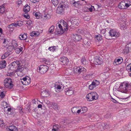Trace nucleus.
Instances as JSON below:
<instances>
[{"label":"nucleus","instance_id":"obj_1","mask_svg":"<svg viewBox=\"0 0 131 131\" xmlns=\"http://www.w3.org/2000/svg\"><path fill=\"white\" fill-rule=\"evenodd\" d=\"M21 61L17 60L14 61L9 64L8 67L9 73L12 74L15 71L16 72H21L23 68L21 67L20 62Z\"/></svg>","mask_w":131,"mask_h":131},{"label":"nucleus","instance_id":"obj_2","mask_svg":"<svg viewBox=\"0 0 131 131\" xmlns=\"http://www.w3.org/2000/svg\"><path fill=\"white\" fill-rule=\"evenodd\" d=\"M67 5V3L63 1L60 3L57 8V13L60 14H63Z\"/></svg>","mask_w":131,"mask_h":131},{"label":"nucleus","instance_id":"obj_3","mask_svg":"<svg viewBox=\"0 0 131 131\" xmlns=\"http://www.w3.org/2000/svg\"><path fill=\"white\" fill-rule=\"evenodd\" d=\"M130 88V86L126 82H124L121 84L119 89L122 92L127 93L129 92Z\"/></svg>","mask_w":131,"mask_h":131},{"label":"nucleus","instance_id":"obj_4","mask_svg":"<svg viewBox=\"0 0 131 131\" xmlns=\"http://www.w3.org/2000/svg\"><path fill=\"white\" fill-rule=\"evenodd\" d=\"M74 72L76 75H78L81 74H82L86 72V70L82 66L75 68L73 70Z\"/></svg>","mask_w":131,"mask_h":131},{"label":"nucleus","instance_id":"obj_5","mask_svg":"<svg viewBox=\"0 0 131 131\" xmlns=\"http://www.w3.org/2000/svg\"><path fill=\"white\" fill-rule=\"evenodd\" d=\"M49 67L46 65H41L38 67L37 69V72H40L41 74L45 73L48 70Z\"/></svg>","mask_w":131,"mask_h":131},{"label":"nucleus","instance_id":"obj_6","mask_svg":"<svg viewBox=\"0 0 131 131\" xmlns=\"http://www.w3.org/2000/svg\"><path fill=\"white\" fill-rule=\"evenodd\" d=\"M60 64L63 65H65L68 64L69 62V60L68 58L66 57H61L60 59Z\"/></svg>","mask_w":131,"mask_h":131},{"label":"nucleus","instance_id":"obj_7","mask_svg":"<svg viewBox=\"0 0 131 131\" xmlns=\"http://www.w3.org/2000/svg\"><path fill=\"white\" fill-rule=\"evenodd\" d=\"M109 33L110 35L112 37H118L120 35V34L118 32H117L115 29H114L110 30Z\"/></svg>","mask_w":131,"mask_h":131},{"label":"nucleus","instance_id":"obj_8","mask_svg":"<svg viewBox=\"0 0 131 131\" xmlns=\"http://www.w3.org/2000/svg\"><path fill=\"white\" fill-rule=\"evenodd\" d=\"M58 27L59 28V30H60V31H58V29H56L55 32L56 34H62L66 31V29L65 28H63V29L61 24H59Z\"/></svg>","mask_w":131,"mask_h":131},{"label":"nucleus","instance_id":"obj_9","mask_svg":"<svg viewBox=\"0 0 131 131\" xmlns=\"http://www.w3.org/2000/svg\"><path fill=\"white\" fill-rule=\"evenodd\" d=\"M70 20H72V27L74 26L76 27L79 24L80 21L79 20L75 19V18L73 17H71L70 18Z\"/></svg>","mask_w":131,"mask_h":131},{"label":"nucleus","instance_id":"obj_10","mask_svg":"<svg viewBox=\"0 0 131 131\" xmlns=\"http://www.w3.org/2000/svg\"><path fill=\"white\" fill-rule=\"evenodd\" d=\"M94 62L95 64L97 65H100L103 63L102 59L99 57H95L94 60Z\"/></svg>","mask_w":131,"mask_h":131},{"label":"nucleus","instance_id":"obj_11","mask_svg":"<svg viewBox=\"0 0 131 131\" xmlns=\"http://www.w3.org/2000/svg\"><path fill=\"white\" fill-rule=\"evenodd\" d=\"M41 96L43 97H47L50 94L48 90L45 89L42 90L41 92Z\"/></svg>","mask_w":131,"mask_h":131},{"label":"nucleus","instance_id":"obj_12","mask_svg":"<svg viewBox=\"0 0 131 131\" xmlns=\"http://www.w3.org/2000/svg\"><path fill=\"white\" fill-rule=\"evenodd\" d=\"M72 37L73 40L76 42L79 41L82 39L81 36L78 34L73 35Z\"/></svg>","mask_w":131,"mask_h":131},{"label":"nucleus","instance_id":"obj_13","mask_svg":"<svg viewBox=\"0 0 131 131\" xmlns=\"http://www.w3.org/2000/svg\"><path fill=\"white\" fill-rule=\"evenodd\" d=\"M65 91L67 95L68 96L71 95L73 93V90L72 88L67 89Z\"/></svg>","mask_w":131,"mask_h":131},{"label":"nucleus","instance_id":"obj_14","mask_svg":"<svg viewBox=\"0 0 131 131\" xmlns=\"http://www.w3.org/2000/svg\"><path fill=\"white\" fill-rule=\"evenodd\" d=\"M123 61V59L121 58L115 60L113 64L114 65H116L121 64Z\"/></svg>","mask_w":131,"mask_h":131},{"label":"nucleus","instance_id":"obj_15","mask_svg":"<svg viewBox=\"0 0 131 131\" xmlns=\"http://www.w3.org/2000/svg\"><path fill=\"white\" fill-rule=\"evenodd\" d=\"M1 106L4 107V110L5 112L6 111V109H7L9 106L8 104L5 101H3L2 102Z\"/></svg>","mask_w":131,"mask_h":131},{"label":"nucleus","instance_id":"obj_16","mask_svg":"<svg viewBox=\"0 0 131 131\" xmlns=\"http://www.w3.org/2000/svg\"><path fill=\"white\" fill-rule=\"evenodd\" d=\"M125 3L124 1H122L119 3L118 7L119 9H125L126 8L125 6Z\"/></svg>","mask_w":131,"mask_h":131},{"label":"nucleus","instance_id":"obj_17","mask_svg":"<svg viewBox=\"0 0 131 131\" xmlns=\"http://www.w3.org/2000/svg\"><path fill=\"white\" fill-rule=\"evenodd\" d=\"M12 46L13 48L12 49H10V51H11L13 49L14 50L18 47V45L16 42L14 40H13L12 43Z\"/></svg>","mask_w":131,"mask_h":131},{"label":"nucleus","instance_id":"obj_18","mask_svg":"<svg viewBox=\"0 0 131 131\" xmlns=\"http://www.w3.org/2000/svg\"><path fill=\"white\" fill-rule=\"evenodd\" d=\"M92 93V92H91L88 94L86 95V99L88 101H93Z\"/></svg>","mask_w":131,"mask_h":131},{"label":"nucleus","instance_id":"obj_19","mask_svg":"<svg viewBox=\"0 0 131 131\" xmlns=\"http://www.w3.org/2000/svg\"><path fill=\"white\" fill-rule=\"evenodd\" d=\"M27 37V34H21L19 36V39L21 40H24L26 39Z\"/></svg>","mask_w":131,"mask_h":131},{"label":"nucleus","instance_id":"obj_20","mask_svg":"<svg viewBox=\"0 0 131 131\" xmlns=\"http://www.w3.org/2000/svg\"><path fill=\"white\" fill-rule=\"evenodd\" d=\"M6 62L5 60H2L0 62V68H3L5 67Z\"/></svg>","mask_w":131,"mask_h":131},{"label":"nucleus","instance_id":"obj_21","mask_svg":"<svg viewBox=\"0 0 131 131\" xmlns=\"http://www.w3.org/2000/svg\"><path fill=\"white\" fill-rule=\"evenodd\" d=\"M8 129L10 131H17L18 130L16 127L13 125L9 126Z\"/></svg>","mask_w":131,"mask_h":131},{"label":"nucleus","instance_id":"obj_22","mask_svg":"<svg viewBox=\"0 0 131 131\" xmlns=\"http://www.w3.org/2000/svg\"><path fill=\"white\" fill-rule=\"evenodd\" d=\"M30 8V7L27 4H26L24 6L23 10L25 12L27 13L29 11Z\"/></svg>","mask_w":131,"mask_h":131},{"label":"nucleus","instance_id":"obj_23","mask_svg":"<svg viewBox=\"0 0 131 131\" xmlns=\"http://www.w3.org/2000/svg\"><path fill=\"white\" fill-rule=\"evenodd\" d=\"M92 99L93 101L94 100H96L98 99L99 96L97 93L95 92H92Z\"/></svg>","mask_w":131,"mask_h":131},{"label":"nucleus","instance_id":"obj_24","mask_svg":"<svg viewBox=\"0 0 131 131\" xmlns=\"http://www.w3.org/2000/svg\"><path fill=\"white\" fill-rule=\"evenodd\" d=\"M83 42L84 44L87 46H89L91 45L90 41H89V40L87 38H85L84 39Z\"/></svg>","mask_w":131,"mask_h":131},{"label":"nucleus","instance_id":"obj_25","mask_svg":"<svg viewBox=\"0 0 131 131\" xmlns=\"http://www.w3.org/2000/svg\"><path fill=\"white\" fill-rule=\"evenodd\" d=\"M83 78V79L86 80L90 79V75L89 74H86L85 73L83 74H82Z\"/></svg>","mask_w":131,"mask_h":131},{"label":"nucleus","instance_id":"obj_26","mask_svg":"<svg viewBox=\"0 0 131 131\" xmlns=\"http://www.w3.org/2000/svg\"><path fill=\"white\" fill-rule=\"evenodd\" d=\"M23 48L21 47H17L14 50H15L16 52L17 53H19L20 52L23 50Z\"/></svg>","mask_w":131,"mask_h":131},{"label":"nucleus","instance_id":"obj_27","mask_svg":"<svg viewBox=\"0 0 131 131\" xmlns=\"http://www.w3.org/2000/svg\"><path fill=\"white\" fill-rule=\"evenodd\" d=\"M5 86L6 88L11 89L13 87V84L12 82L7 83H6V84H5Z\"/></svg>","mask_w":131,"mask_h":131},{"label":"nucleus","instance_id":"obj_28","mask_svg":"<svg viewBox=\"0 0 131 131\" xmlns=\"http://www.w3.org/2000/svg\"><path fill=\"white\" fill-rule=\"evenodd\" d=\"M81 62L82 64L86 65L88 64V60L84 57L82 58Z\"/></svg>","mask_w":131,"mask_h":131},{"label":"nucleus","instance_id":"obj_29","mask_svg":"<svg viewBox=\"0 0 131 131\" xmlns=\"http://www.w3.org/2000/svg\"><path fill=\"white\" fill-rule=\"evenodd\" d=\"M130 50V49L126 46L123 50V53L124 54H126L129 52Z\"/></svg>","mask_w":131,"mask_h":131},{"label":"nucleus","instance_id":"obj_30","mask_svg":"<svg viewBox=\"0 0 131 131\" xmlns=\"http://www.w3.org/2000/svg\"><path fill=\"white\" fill-rule=\"evenodd\" d=\"M62 22L63 23V26L65 27V28L66 29V31L67 30L68 28L67 25V23L63 20H61V23Z\"/></svg>","mask_w":131,"mask_h":131},{"label":"nucleus","instance_id":"obj_31","mask_svg":"<svg viewBox=\"0 0 131 131\" xmlns=\"http://www.w3.org/2000/svg\"><path fill=\"white\" fill-rule=\"evenodd\" d=\"M81 110L82 114L88 111V109L87 107L83 106L81 108Z\"/></svg>","mask_w":131,"mask_h":131},{"label":"nucleus","instance_id":"obj_32","mask_svg":"<svg viewBox=\"0 0 131 131\" xmlns=\"http://www.w3.org/2000/svg\"><path fill=\"white\" fill-rule=\"evenodd\" d=\"M12 80L9 78H6L4 80V82L5 84L6 83H10L12 82Z\"/></svg>","mask_w":131,"mask_h":131},{"label":"nucleus","instance_id":"obj_33","mask_svg":"<svg viewBox=\"0 0 131 131\" xmlns=\"http://www.w3.org/2000/svg\"><path fill=\"white\" fill-rule=\"evenodd\" d=\"M96 87V86L92 82L91 84L89 86V89L92 90L94 88H95Z\"/></svg>","mask_w":131,"mask_h":131},{"label":"nucleus","instance_id":"obj_34","mask_svg":"<svg viewBox=\"0 0 131 131\" xmlns=\"http://www.w3.org/2000/svg\"><path fill=\"white\" fill-rule=\"evenodd\" d=\"M10 54V53L8 52H6L3 54L2 56V59H4L8 57Z\"/></svg>","mask_w":131,"mask_h":131},{"label":"nucleus","instance_id":"obj_35","mask_svg":"<svg viewBox=\"0 0 131 131\" xmlns=\"http://www.w3.org/2000/svg\"><path fill=\"white\" fill-rule=\"evenodd\" d=\"M56 48L55 46H51L48 49L51 51L54 52L56 50Z\"/></svg>","mask_w":131,"mask_h":131},{"label":"nucleus","instance_id":"obj_36","mask_svg":"<svg viewBox=\"0 0 131 131\" xmlns=\"http://www.w3.org/2000/svg\"><path fill=\"white\" fill-rule=\"evenodd\" d=\"M52 105L53 106V107L55 110H58V107L57 104L53 103L52 104Z\"/></svg>","mask_w":131,"mask_h":131},{"label":"nucleus","instance_id":"obj_37","mask_svg":"<svg viewBox=\"0 0 131 131\" xmlns=\"http://www.w3.org/2000/svg\"><path fill=\"white\" fill-rule=\"evenodd\" d=\"M0 13H3L4 12L5 10V8L3 5L2 6L0 7Z\"/></svg>","mask_w":131,"mask_h":131},{"label":"nucleus","instance_id":"obj_38","mask_svg":"<svg viewBox=\"0 0 131 131\" xmlns=\"http://www.w3.org/2000/svg\"><path fill=\"white\" fill-rule=\"evenodd\" d=\"M71 111L73 113H76L77 111V108L76 107H74L71 109Z\"/></svg>","mask_w":131,"mask_h":131},{"label":"nucleus","instance_id":"obj_39","mask_svg":"<svg viewBox=\"0 0 131 131\" xmlns=\"http://www.w3.org/2000/svg\"><path fill=\"white\" fill-rule=\"evenodd\" d=\"M5 92L4 91H0V96L2 98H3L5 96Z\"/></svg>","mask_w":131,"mask_h":131},{"label":"nucleus","instance_id":"obj_40","mask_svg":"<svg viewBox=\"0 0 131 131\" xmlns=\"http://www.w3.org/2000/svg\"><path fill=\"white\" fill-rule=\"evenodd\" d=\"M51 2L54 6L57 5L58 4V0H51Z\"/></svg>","mask_w":131,"mask_h":131},{"label":"nucleus","instance_id":"obj_41","mask_svg":"<svg viewBox=\"0 0 131 131\" xmlns=\"http://www.w3.org/2000/svg\"><path fill=\"white\" fill-rule=\"evenodd\" d=\"M31 82V79H27L26 81L25 82H24V85H27L29 84Z\"/></svg>","mask_w":131,"mask_h":131},{"label":"nucleus","instance_id":"obj_42","mask_svg":"<svg viewBox=\"0 0 131 131\" xmlns=\"http://www.w3.org/2000/svg\"><path fill=\"white\" fill-rule=\"evenodd\" d=\"M93 82V83L96 86L99 85L100 84L99 81L96 80H94Z\"/></svg>","mask_w":131,"mask_h":131},{"label":"nucleus","instance_id":"obj_43","mask_svg":"<svg viewBox=\"0 0 131 131\" xmlns=\"http://www.w3.org/2000/svg\"><path fill=\"white\" fill-rule=\"evenodd\" d=\"M54 26H51L49 29V31L50 33L54 31Z\"/></svg>","mask_w":131,"mask_h":131},{"label":"nucleus","instance_id":"obj_44","mask_svg":"<svg viewBox=\"0 0 131 131\" xmlns=\"http://www.w3.org/2000/svg\"><path fill=\"white\" fill-rule=\"evenodd\" d=\"M0 126L2 128H3L4 127L5 125L3 121H2L1 120L0 121Z\"/></svg>","mask_w":131,"mask_h":131},{"label":"nucleus","instance_id":"obj_45","mask_svg":"<svg viewBox=\"0 0 131 131\" xmlns=\"http://www.w3.org/2000/svg\"><path fill=\"white\" fill-rule=\"evenodd\" d=\"M67 23L68 27H71V26H72V20H71L70 19L67 22Z\"/></svg>","mask_w":131,"mask_h":131},{"label":"nucleus","instance_id":"obj_46","mask_svg":"<svg viewBox=\"0 0 131 131\" xmlns=\"http://www.w3.org/2000/svg\"><path fill=\"white\" fill-rule=\"evenodd\" d=\"M27 79V78L26 77H24L23 78V79H21V82L24 85V82H25L26 81Z\"/></svg>","mask_w":131,"mask_h":131},{"label":"nucleus","instance_id":"obj_47","mask_svg":"<svg viewBox=\"0 0 131 131\" xmlns=\"http://www.w3.org/2000/svg\"><path fill=\"white\" fill-rule=\"evenodd\" d=\"M126 70L128 71L129 73V72L131 71V67L128 65L126 67Z\"/></svg>","mask_w":131,"mask_h":131},{"label":"nucleus","instance_id":"obj_48","mask_svg":"<svg viewBox=\"0 0 131 131\" xmlns=\"http://www.w3.org/2000/svg\"><path fill=\"white\" fill-rule=\"evenodd\" d=\"M44 17L46 19H48L50 18L51 16L49 14H47V15H44Z\"/></svg>","mask_w":131,"mask_h":131},{"label":"nucleus","instance_id":"obj_49","mask_svg":"<svg viewBox=\"0 0 131 131\" xmlns=\"http://www.w3.org/2000/svg\"><path fill=\"white\" fill-rule=\"evenodd\" d=\"M39 35V32L38 31H36L35 32L33 31V36H35V37H37Z\"/></svg>","mask_w":131,"mask_h":131},{"label":"nucleus","instance_id":"obj_50","mask_svg":"<svg viewBox=\"0 0 131 131\" xmlns=\"http://www.w3.org/2000/svg\"><path fill=\"white\" fill-rule=\"evenodd\" d=\"M59 126L58 125H55L53 126V129H57V130H60L59 129Z\"/></svg>","mask_w":131,"mask_h":131},{"label":"nucleus","instance_id":"obj_51","mask_svg":"<svg viewBox=\"0 0 131 131\" xmlns=\"http://www.w3.org/2000/svg\"><path fill=\"white\" fill-rule=\"evenodd\" d=\"M3 43L4 44L3 45L4 46H5L8 45V41H6L5 39H4V41L3 42Z\"/></svg>","mask_w":131,"mask_h":131},{"label":"nucleus","instance_id":"obj_52","mask_svg":"<svg viewBox=\"0 0 131 131\" xmlns=\"http://www.w3.org/2000/svg\"><path fill=\"white\" fill-rule=\"evenodd\" d=\"M27 13H26L24 14V16L27 19H29L30 18V17L28 15Z\"/></svg>","mask_w":131,"mask_h":131},{"label":"nucleus","instance_id":"obj_53","mask_svg":"<svg viewBox=\"0 0 131 131\" xmlns=\"http://www.w3.org/2000/svg\"><path fill=\"white\" fill-rule=\"evenodd\" d=\"M23 24V23L22 21H17V25L18 26H21Z\"/></svg>","mask_w":131,"mask_h":131},{"label":"nucleus","instance_id":"obj_54","mask_svg":"<svg viewBox=\"0 0 131 131\" xmlns=\"http://www.w3.org/2000/svg\"><path fill=\"white\" fill-rule=\"evenodd\" d=\"M39 14L38 13H36L35 14V16L36 19H39Z\"/></svg>","mask_w":131,"mask_h":131},{"label":"nucleus","instance_id":"obj_55","mask_svg":"<svg viewBox=\"0 0 131 131\" xmlns=\"http://www.w3.org/2000/svg\"><path fill=\"white\" fill-rule=\"evenodd\" d=\"M23 1V0H18L17 3L19 6L21 4Z\"/></svg>","mask_w":131,"mask_h":131},{"label":"nucleus","instance_id":"obj_56","mask_svg":"<svg viewBox=\"0 0 131 131\" xmlns=\"http://www.w3.org/2000/svg\"><path fill=\"white\" fill-rule=\"evenodd\" d=\"M131 50V43H129L127 44L126 46Z\"/></svg>","mask_w":131,"mask_h":131},{"label":"nucleus","instance_id":"obj_57","mask_svg":"<svg viewBox=\"0 0 131 131\" xmlns=\"http://www.w3.org/2000/svg\"><path fill=\"white\" fill-rule=\"evenodd\" d=\"M43 62H44L46 64H48V60H47L45 59H43Z\"/></svg>","mask_w":131,"mask_h":131},{"label":"nucleus","instance_id":"obj_58","mask_svg":"<svg viewBox=\"0 0 131 131\" xmlns=\"http://www.w3.org/2000/svg\"><path fill=\"white\" fill-rule=\"evenodd\" d=\"M43 62H44L46 64H48V60H47L45 59H43Z\"/></svg>","mask_w":131,"mask_h":131},{"label":"nucleus","instance_id":"obj_59","mask_svg":"<svg viewBox=\"0 0 131 131\" xmlns=\"http://www.w3.org/2000/svg\"><path fill=\"white\" fill-rule=\"evenodd\" d=\"M125 8H128L129 6L130 5V4H128V3H125Z\"/></svg>","mask_w":131,"mask_h":131},{"label":"nucleus","instance_id":"obj_60","mask_svg":"<svg viewBox=\"0 0 131 131\" xmlns=\"http://www.w3.org/2000/svg\"><path fill=\"white\" fill-rule=\"evenodd\" d=\"M20 110L19 111V112H20V113L22 115H23L24 114V112H23V109L22 108H21V107H20Z\"/></svg>","mask_w":131,"mask_h":131},{"label":"nucleus","instance_id":"obj_61","mask_svg":"<svg viewBox=\"0 0 131 131\" xmlns=\"http://www.w3.org/2000/svg\"><path fill=\"white\" fill-rule=\"evenodd\" d=\"M70 3L72 5H73L75 3L77 4V3H76V2L74 1H71L70 2Z\"/></svg>","mask_w":131,"mask_h":131},{"label":"nucleus","instance_id":"obj_62","mask_svg":"<svg viewBox=\"0 0 131 131\" xmlns=\"http://www.w3.org/2000/svg\"><path fill=\"white\" fill-rule=\"evenodd\" d=\"M14 23H12L10 25H9L8 26V27L9 28H12L14 26Z\"/></svg>","mask_w":131,"mask_h":131},{"label":"nucleus","instance_id":"obj_63","mask_svg":"<svg viewBox=\"0 0 131 131\" xmlns=\"http://www.w3.org/2000/svg\"><path fill=\"white\" fill-rule=\"evenodd\" d=\"M104 79H106L108 77V75L107 74V76L106 77L105 75L103 74L102 75Z\"/></svg>","mask_w":131,"mask_h":131},{"label":"nucleus","instance_id":"obj_64","mask_svg":"<svg viewBox=\"0 0 131 131\" xmlns=\"http://www.w3.org/2000/svg\"><path fill=\"white\" fill-rule=\"evenodd\" d=\"M96 38H97V39L98 41L101 40L102 39V38L101 37L100 38L99 37H98V36H97L96 37Z\"/></svg>","mask_w":131,"mask_h":131}]
</instances>
